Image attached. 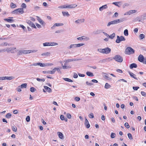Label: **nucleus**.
<instances>
[{
  "label": "nucleus",
  "mask_w": 146,
  "mask_h": 146,
  "mask_svg": "<svg viewBox=\"0 0 146 146\" xmlns=\"http://www.w3.org/2000/svg\"><path fill=\"white\" fill-rule=\"evenodd\" d=\"M18 11L17 10V9L13 11H12L11 13L13 14H15L16 15H17L18 14Z\"/></svg>",
  "instance_id": "obj_50"
},
{
  "label": "nucleus",
  "mask_w": 146,
  "mask_h": 146,
  "mask_svg": "<svg viewBox=\"0 0 146 146\" xmlns=\"http://www.w3.org/2000/svg\"><path fill=\"white\" fill-rule=\"evenodd\" d=\"M125 39L124 37L123 36H117V38L115 41L116 43H119L122 41H125Z\"/></svg>",
  "instance_id": "obj_5"
},
{
  "label": "nucleus",
  "mask_w": 146,
  "mask_h": 146,
  "mask_svg": "<svg viewBox=\"0 0 146 146\" xmlns=\"http://www.w3.org/2000/svg\"><path fill=\"white\" fill-rule=\"evenodd\" d=\"M15 78V77L13 76H6V80H11Z\"/></svg>",
  "instance_id": "obj_30"
},
{
  "label": "nucleus",
  "mask_w": 146,
  "mask_h": 146,
  "mask_svg": "<svg viewBox=\"0 0 146 146\" xmlns=\"http://www.w3.org/2000/svg\"><path fill=\"white\" fill-rule=\"evenodd\" d=\"M66 6L67 8L71 9L75 8L77 6V5L76 4H73L70 5L67 4Z\"/></svg>",
  "instance_id": "obj_10"
},
{
  "label": "nucleus",
  "mask_w": 146,
  "mask_h": 146,
  "mask_svg": "<svg viewBox=\"0 0 146 146\" xmlns=\"http://www.w3.org/2000/svg\"><path fill=\"white\" fill-rule=\"evenodd\" d=\"M60 119L62 120H64V115H60Z\"/></svg>",
  "instance_id": "obj_63"
},
{
  "label": "nucleus",
  "mask_w": 146,
  "mask_h": 146,
  "mask_svg": "<svg viewBox=\"0 0 146 146\" xmlns=\"http://www.w3.org/2000/svg\"><path fill=\"white\" fill-rule=\"evenodd\" d=\"M10 6H11V7L12 9L14 8H15L17 6L15 4L13 3L12 2L11 3Z\"/></svg>",
  "instance_id": "obj_28"
},
{
  "label": "nucleus",
  "mask_w": 146,
  "mask_h": 146,
  "mask_svg": "<svg viewBox=\"0 0 146 146\" xmlns=\"http://www.w3.org/2000/svg\"><path fill=\"white\" fill-rule=\"evenodd\" d=\"M62 13L63 15L64 16H66L67 17H68L70 16V15L68 13V12H65V11H62Z\"/></svg>",
  "instance_id": "obj_20"
},
{
  "label": "nucleus",
  "mask_w": 146,
  "mask_h": 146,
  "mask_svg": "<svg viewBox=\"0 0 146 146\" xmlns=\"http://www.w3.org/2000/svg\"><path fill=\"white\" fill-rule=\"evenodd\" d=\"M76 44H71L70 46L68 47V49H70L72 48H76Z\"/></svg>",
  "instance_id": "obj_34"
},
{
  "label": "nucleus",
  "mask_w": 146,
  "mask_h": 146,
  "mask_svg": "<svg viewBox=\"0 0 146 146\" xmlns=\"http://www.w3.org/2000/svg\"><path fill=\"white\" fill-rule=\"evenodd\" d=\"M30 91L32 92H35L36 89L35 88L33 87H31L30 88Z\"/></svg>",
  "instance_id": "obj_46"
},
{
  "label": "nucleus",
  "mask_w": 146,
  "mask_h": 146,
  "mask_svg": "<svg viewBox=\"0 0 146 146\" xmlns=\"http://www.w3.org/2000/svg\"><path fill=\"white\" fill-rule=\"evenodd\" d=\"M86 84L87 85L90 86H91L93 85V83H89L88 81L86 82Z\"/></svg>",
  "instance_id": "obj_59"
},
{
  "label": "nucleus",
  "mask_w": 146,
  "mask_h": 146,
  "mask_svg": "<svg viewBox=\"0 0 146 146\" xmlns=\"http://www.w3.org/2000/svg\"><path fill=\"white\" fill-rule=\"evenodd\" d=\"M65 63L64 64V66L62 64V66L63 68L64 69H67L68 68H71V67L70 66H66V65H67V64L68 63L66 62V60H65Z\"/></svg>",
  "instance_id": "obj_9"
},
{
  "label": "nucleus",
  "mask_w": 146,
  "mask_h": 146,
  "mask_svg": "<svg viewBox=\"0 0 146 146\" xmlns=\"http://www.w3.org/2000/svg\"><path fill=\"white\" fill-rule=\"evenodd\" d=\"M127 136L131 140L133 139V136L130 133H128L127 134Z\"/></svg>",
  "instance_id": "obj_40"
},
{
  "label": "nucleus",
  "mask_w": 146,
  "mask_h": 146,
  "mask_svg": "<svg viewBox=\"0 0 146 146\" xmlns=\"http://www.w3.org/2000/svg\"><path fill=\"white\" fill-rule=\"evenodd\" d=\"M124 34L125 36H128V30L127 29H126L124 31Z\"/></svg>",
  "instance_id": "obj_31"
},
{
  "label": "nucleus",
  "mask_w": 146,
  "mask_h": 146,
  "mask_svg": "<svg viewBox=\"0 0 146 146\" xmlns=\"http://www.w3.org/2000/svg\"><path fill=\"white\" fill-rule=\"evenodd\" d=\"M18 12L20 13L21 14H23L24 13L23 8H19L17 9Z\"/></svg>",
  "instance_id": "obj_24"
},
{
  "label": "nucleus",
  "mask_w": 146,
  "mask_h": 146,
  "mask_svg": "<svg viewBox=\"0 0 146 146\" xmlns=\"http://www.w3.org/2000/svg\"><path fill=\"white\" fill-rule=\"evenodd\" d=\"M30 51L29 50H20L18 53V55H21L22 54H27L30 53Z\"/></svg>",
  "instance_id": "obj_6"
},
{
  "label": "nucleus",
  "mask_w": 146,
  "mask_h": 146,
  "mask_svg": "<svg viewBox=\"0 0 146 146\" xmlns=\"http://www.w3.org/2000/svg\"><path fill=\"white\" fill-rule=\"evenodd\" d=\"M37 17L38 18L37 20L40 24H41L42 25H45V23H44L43 21L41 19V18L38 16H37Z\"/></svg>",
  "instance_id": "obj_11"
},
{
  "label": "nucleus",
  "mask_w": 146,
  "mask_h": 146,
  "mask_svg": "<svg viewBox=\"0 0 146 146\" xmlns=\"http://www.w3.org/2000/svg\"><path fill=\"white\" fill-rule=\"evenodd\" d=\"M128 72H129V74L130 75L131 77L133 78L136 80H137V78L136 77H135V76H136L135 75V74H133V73H132L130 71H129Z\"/></svg>",
  "instance_id": "obj_17"
},
{
  "label": "nucleus",
  "mask_w": 146,
  "mask_h": 146,
  "mask_svg": "<svg viewBox=\"0 0 146 146\" xmlns=\"http://www.w3.org/2000/svg\"><path fill=\"white\" fill-rule=\"evenodd\" d=\"M81 60V59H69L66 60L67 62L68 63L70 62L78 61L80 60Z\"/></svg>",
  "instance_id": "obj_12"
},
{
  "label": "nucleus",
  "mask_w": 146,
  "mask_h": 146,
  "mask_svg": "<svg viewBox=\"0 0 146 146\" xmlns=\"http://www.w3.org/2000/svg\"><path fill=\"white\" fill-rule=\"evenodd\" d=\"M125 20L124 18H121L120 19H117V20H114L113 21L109 22L107 25L108 27L110 25L112 24H115L117 23H121Z\"/></svg>",
  "instance_id": "obj_2"
},
{
  "label": "nucleus",
  "mask_w": 146,
  "mask_h": 146,
  "mask_svg": "<svg viewBox=\"0 0 146 146\" xmlns=\"http://www.w3.org/2000/svg\"><path fill=\"white\" fill-rule=\"evenodd\" d=\"M86 74L88 76L90 77H93L94 76L93 73L90 72H86Z\"/></svg>",
  "instance_id": "obj_22"
},
{
  "label": "nucleus",
  "mask_w": 146,
  "mask_h": 146,
  "mask_svg": "<svg viewBox=\"0 0 146 146\" xmlns=\"http://www.w3.org/2000/svg\"><path fill=\"white\" fill-rule=\"evenodd\" d=\"M145 59V58L142 55L140 54L139 56L138 60L140 62L143 63Z\"/></svg>",
  "instance_id": "obj_8"
},
{
  "label": "nucleus",
  "mask_w": 146,
  "mask_h": 146,
  "mask_svg": "<svg viewBox=\"0 0 146 146\" xmlns=\"http://www.w3.org/2000/svg\"><path fill=\"white\" fill-rule=\"evenodd\" d=\"M44 88L48 92H52V90L51 88H49L47 86H44Z\"/></svg>",
  "instance_id": "obj_18"
},
{
  "label": "nucleus",
  "mask_w": 146,
  "mask_h": 146,
  "mask_svg": "<svg viewBox=\"0 0 146 146\" xmlns=\"http://www.w3.org/2000/svg\"><path fill=\"white\" fill-rule=\"evenodd\" d=\"M63 79L65 81L68 82H72L73 81L71 79L68 78H63Z\"/></svg>",
  "instance_id": "obj_27"
},
{
  "label": "nucleus",
  "mask_w": 146,
  "mask_h": 146,
  "mask_svg": "<svg viewBox=\"0 0 146 146\" xmlns=\"http://www.w3.org/2000/svg\"><path fill=\"white\" fill-rule=\"evenodd\" d=\"M115 134L114 133H112L111 135V138H113L115 137Z\"/></svg>",
  "instance_id": "obj_53"
},
{
  "label": "nucleus",
  "mask_w": 146,
  "mask_h": 146,
  "mask_svg": "<svg viewBox=\"0 0 146 146\" xmlns=\"http://www.w3.org/2000/svg\"><path fill=\"white\" fill-rule=\"evenodd\" d=\"M11 114L10 113H8L6 114L5 117L9 119L11 118Z\"/></svg>",
  "instance_id": "obj_37"
},
{
  "label": "nucleus",
  "mask_w": 146,
  "mask_h": 146,
  "mask_svg": "<svg viewBox=\"0 0 146 146\" xmlns=\"http://www.w3.org/2000/svg\"><path fill=\"white\" fill-rule=\"evenodd\" d=\"M26 120L27 122H29L30 121V118L29 116H27L26 118Z\"/></svg>",
  "instance_id": "obj_55"
},
{
  "label": "nucleus",
  "mask_w": 146,
  "mask_h": 146,
  "mask_svg": "<svg viewBox=\"0 0 146 146\" xmlns=\"http://www.w3.org/2000/svg\"><path fill=\"white\" fill-rule=\"evenodd\" d=\"M42 72L44 74H52L51 70L43 71Z\"/></svg>",
  "instance_id": "obj_36"
},
{
  "label": "nucleus",
  "mask_w": 146,
  "mask_h": 146,
  "mask_svg": "<svg viewBox=\"0 0 146 146\" xmlns=\"http://www.w3.org/2000/svg\"><path fill=\"white\" fill-rule=\"evenodd\" d=\"M30 26H31V27H33V28H35V29H36V27L35 25L32 22V23H31V25H30Z\"/></svg>",
  "instance_id": "obj_56"
},
{
  "label": "nucleus",
  "mask_w": 146,
  "mask_h": 146,
  "mask_svg": "<svg viewBox=\"0 0 146 146\" xmlns=\"http://www.w3.org/2000/svg\"><path fill=\"white\" fill-rule=\"evenodd\" d=\"M103 77L105 79L108 80H110L111 79V78L108 76L106 75H104Z\"/></svg>",
  "instance_id": "obj_47"
},
{
  "label": "nucleus",
  "mask_w": 146,
  "mask_h": 146,
  "mask_svg": "<svg viewBox=\"0 0 146 146\" xmlns=\"http://www.w3.org/2000/svg\"><path fill=\"white\" fill-rule=\"evenodd\" d=\"M84 19H78L75 21V23L78 24H79L81 23L84 22Z\"/></svg>",
  "instance_id": "obj_16"
},
{
  "label": "nucleus",
  "mask_w": 146,
  "mask_h": 146,
  "mask_svg": "<svg viewBox=\"0 0 146 146\" xmlns=\"http://www.w3.org/2000/svg\"><path fill=\"white\" fill-rule=\"evenodd\" d=\"M98 51L101 53L108 54L110 52L111 49L109 47H107L103 49H98Z\"/></svg>",
  "instance_id": "obj_1"
},
{
  "label": "nucleus",
  "mask_w": 146,
  "mask_h": 146,
  "mask_svg": "<svg viewBox=\"0 0 146 146\" xmlns=\"http://www.w3.org/2000/svg\"><path fill=\"white\" fill-rule=\"evenodd\" d=\"M21 7L23 8H25L26 7V5L25 3H23L22 4Z\"/></svg>",
  "instance_id": "obj_62"
},
{
  "label": "nucleus",
  "mask_w": 146,
  "mask_h": 146,
  "mask_svg": "<svg viewBox=\"0 0 146 146\" xmlns=\"http://www.w3.org/2000/svg\"><path fill=\"white\" fill-rule=\"evenodd\" d=\"M141 94L144 97H146V93L145 92L143 91H141Z\"/></svg>",
  "instance_id": "obj_61"
},
{
  "label": "nucleus",
  "mask_w": 146,
  "mask_h": 146,
  "mask_svg": "<svg viewBox=\"0 0 146 146\" xmlns=\"http://www.w3.org/2000/svg\"><path fill=\"white\" fill-rule=\"evenodd\" d=\"M139 87L138 86H133V89L135 90H137Z\"/></svg>",
  "instance_id": "obj_57"
},
{
  "label": "nucleus",
  "mask_w": 146,
  "mask_h": 146,
  "mask_svg": "<svg viewBox=\"0 0 146 146\" xmlns=\"http://www.w3.org/2000/svg\"><path fill=\"white\" fill-rule=\"evenodd\" d=\"M38 65H39L40 67H42L47 66V65L46 64L42 63L40 62H38Z\"/></svg>",
  "instance_id": "obj_23"
},
{
  "label": "nucleus",
  "mask_w": 146,
  "mask_h": 146,
  "mask_svg": "<svg viewBox=\"0 0 146 146\" xmlns=\"http://www.w3.org/2000/svg\"><path fill=\"white\" fill-rule=\"evenodd\" d=\"M27 84L26 83H24L22 84L21 86V88H26L27 87Z\"/></svg>",
  "instance_id": "obj_43"
},
{
  "label": "nucleus",
  "mask_w": 146,
  "mask_h": 146,
  "mask_svg": "<svg viewBox=\"0 0 146 146\" xmlns=\"http://www.w3.org/2000/svg\"><path fill=\"white\" fill-rule=\"evenodd\" d=\"M4 20L9 23H13L14 21L13 19H4Z\"/></svg>",
  "instance_id": "obj_21"
},
{
  "label": "nucleus",
  "mask_w": 146,
  "mask_h": 146,
  "mask_svg": "<svg viewBox=\"0 0 146 146\" xmlns=\"http://www.w3.org/2000/svg\"><path fill=\"white\" fill-rule=\"evenodd\" d=\"M36 79L37 81H39V82L40 81H42V82H44L45 81V79L44 78L40 79V78H36Z\"/></svg>",
  "instance_id": "obj_52"
},
{
  "label": "nucleus",
  "mask_w": 146,
  "mask_h": 146,
  "mask_svg": "<svg viewBox=\"0 0 146 146\" xmlns=\"http://www.w3.org/2000/svg\"><path fill=\"white\" fill-rule=\"evenodd\" d=\"M102 32V30H98L96 31H94L93 32V33L94 34H97Z\"/></svg>",
  "instance_id": "obj_25"
},
{
  "label": "nucleus",
  "mask_w": 146,
  "mask_h": 146,
  "mask_svg": "<svg viewBox=\"0 0 146 146\" xmlns=\"http://www.w3.org/2000/svg\"><path fill=\"white\" fill-rule=\"evenodd\" d=\"M84 36H81L78 37L77 39L79 40H82L83 39H84L85 38H83Z\"/></svg>",
  "instance_id": "obj_58"
},
{
  "label": "nucleus",
  "mask_w": 146,
  "mask_h": 146,
  "mask_svg": "<svg viewBox=\"0 0 146 146\" xmlns=\"http://www.w3.org/2000/svg\"><path fill=\"white\" fill-rule=\"evenodd\" d=\"M132 13H133V12H131V11H130L128 12H126L124 14V15H130Z\"/></svg>",
  "instance_id": "obj_45"
},
{
  "label": "nucleus",
  "mask_w": 146,
  "mask_h": 146,
  "mask_svg": "<svg viewBox=\"0 0 146 146\" xmlns=\"http://www.w3.org/2000/svg\"><path fill=\"white\" fill-rule=\"evenodd\" d=\"M89 117L91 118H93L94 117L93 113H91L89 115Z\"/></svg>",
  "instance_id": "obj_51"
},
{
  "label": "nucleus",
  "mask_w": 146,
  "mask_h": 146,
  "mask_svg": "<svg viewBox=\"0 0 146 146\" xmlns=\"http://www.w3.org/2000/svg\"><path fill=\"white\" fill-rule=\"evenodd\" d=\"M137 67V64H136L134 63L131 64L129 66V68L131 69H132L133 68H136Z\"/></svg>",
  "instance_id": "obj_14"
},
{
  "label": "nucleus",
  "mask_w": 146,
  "mask_h": 146,
  "mask_svg": "<svg viewBox=\"0 0 146 146\" xmlns=\"http://www.w3.org/2000/svg\"><path fill=\"white\" fill-rule=\"evenodd\" d=\"M50 52H47L45 53H44L41 54V55L42 56H44L45 57H47L49 56L50 55Z\"/></svg>",
  "instance_id": "obj_15"
},
{
  "label": "nucleus",
  "mask_w": 146,
  "mask_h": 146,
  "mask_svg": "<svg viewBox=\"0 0 146 146\" xmlns=\"http://www.w3.org/2000/svg\"><path fill=\"white\" fill-rule=\"evenodd\" d=\"M76 44V47H78L84 45L85 44L84 43H79L78 44Z\"/></svg>",
  "instance_id": "obj_38"
},
{
  "label": "nucleus",
  "mask_w": 146,
  "mask_h": 146,
  "mask_svg": "<svg viewBox=\"0 0 146 146\" xmlns=\"http://www.w3.org/2000/svg\"><path fill=\"white\" fill-rule=\"evenodd\" d=\"M66 116L69 119H70L71 117V116L70 114L69 113H68L67 114Z\"/></svg>",
  "instance_id": "obj_64"
},
{
  "label": "nucleus",
  "mask_w": 146,
  "mask_h": 146,
  "mask_svg": "<svg viewBox=\"0 0 146 146\" xmlns=\"http://www.w3.org/2000/svg\"><path fill=\"white\" fill-rule=\"evenodd\" d=\"M55 26L56 27H59L60 26H63V24L62 23H55Z\"/></svg>",
  "instance_id": "obj_48"
},
{
  "label": "nucleus",
  "mask_w": 146,
  "mask_h": 146,
  "mask_svg": "<svg viewBox=\"0 0 146 146\" xmlns=\"http://www.w3.org/2000/svg\"><path fill=\"white\" fill-rule=\"evenodd\" d=\"M116 61L119 62H121L123 61V57L119 55L115 56L112 59Z\"/></svg>",
  "instance_id": "obj_4"
},
{
  "label": "nucleus",
  "mask_w": 146,
  "mask_h": 146,
  "mask_svg": "<svg viewBox=\"0 0 146 146\" xmlns=\"http://www.w3.org/2000/svg\"><path fill=\"white\" fill-rule=\"evenodd\" d=\"M67 7L66 5H65L59 6L58 7V8H60V9L67 8V7Z\"/></svg>",
  "instance_id": "obj_39"
},
{
  "label": "nucleus",
  "mask_w": 146,
  "mask_h": 146,
  "mask_svg": "<svg viewBox=\"0 0 146 146\" xmlns=\"http://www.w3.org/2000/svg\"><path fill=\"white\" fill-rule=\"evenodd\" d=\"M145 36L143 34H142L139 35V37L140 39H142L145 38Z\"/></svg>",
  "instance_id": "obj_44"
},
{
  "label": "nucleus",
  "mask_w": 146,
  "mask_h": 146,
  "mask_svg": "<svg viewBox=\"0 0 146 146\" xmlns=\"http://www.w3.org/2000/svg\"><path fill=\"white\" fill-rule=\"evenodd\" d=\"M135 52V50L130 47H127L125 51V53L126 54H133Z\"/></svg>",
  "instance_id": "obj_3"
},
{
  "label": "nucleus",
  "mask_w": 146,
  "mask_h": 146,
  "mask_svg": "<svg viewBox=\"0 0 146 146\" xmlns=\"http://www.w3.org/2000/svg\"><path fill=\"white\" fill-rule=\"evenodd\" d=\"M120 2H113L112 4L115 5V6L119 7V5H120Z\"/></svg>",
  "instance_id": "obj_33"
},
{
  "label": "nucleus",
  "mask_w": 146,
  "mask_h": 146,
  "mask_svg": "<svg viewBox=\"0 0 146 146\" xmlns=\"http://www.w3.org/2000/svg\"><path fill=\"white\" fill-rule=\"evenodd\" d=\"M43 46H50V42H46L43 44Z\"/></svg>",
  "instance_id": "obj_35"
},
{
  "label": "nucleus",
  "mask_w": 146,
  "mask_h": 146,
  "mask_svg": "<svg viewBox=\"0 0 146 146\" xmlns=\"http://www.w3.org/2000/svg\"><path fill=\"white\" fill-rule=\"evenodd\" d=\"M112 58H111L109 57L105 59H104L103 60H100L99 61V63H105L106 62H110L111 60H112Z\"/></svg>",
  "instance_id": "obj_7"
},
{
  "label": "nucleus",
  "mask_w": 146,
  "mask_h": 146,
  "mask_svg": "<svg viewBox=\"0 0 146 146\" xmlns=\"http://www.w3.org/2000/svg\"><path fill=\"white\" fill-rule=\"evenodd\" d=\"M58 134L59 137L61 139H64V136L63 134L60 132H58Z\"/></svg>",
  "instance_id": "obj_19"
},
{
  "label": "nucleus",
  "mask_w": 146,
  "mask_h": 146,
  "mask_svg": "<svg viewBox=\"0 0 146 146\" xmlns=\"http://www.w3.org/2000/svg\"><path fill=\"white\" fill-rule=\"evenodd\" d=\"M12 130L13 131H14L15 132L17 131V128L15 125H13V126H12Z\"/></svg>",
  "instance_id": "obj_32"
},
{
  "label": "nucleus",
  "mask_w": 146,
  "mask_h": 146,
  "mask_svg": "<svg viewBox=\"0 0 146 146\" xmlns=\"http://www.w3.org/2000/svg\"><path fill=\"white\" fill-rule=\"evenodd\" d=\"M115 33H113L112 34L110 35H109V37L111 39H112L113 38L115 37Z\"/></svg>",
  "instance_id": "obj_26"
},
{
  "label": "nucleus",
  "mask_w": 146,
  "mask_h": 146,
  "mask_svg": "<svg viewBox=\"0 0 146 146\" xmlns=\"http://www.w3.org/2000/svg\"><path fill=\"white\" fill-rule=\"evenodd\" d=\"M125 126L127 129H128L130 127V126L127 123H125L124 125Z\"/></svg>",
  "instance_id": "obj_49"
},
{
  "label": "nucleus",
  "mask_w": 146,
  "mask_h": 146,
  "mask_svg": "<svg viewBox=\"0 0 146 146\" xmlns=\"http://www.w3.org/2000/svg\"><path fill=\"white\" fill-rule=\"evenodd\" d=\"M111 87V86L108 83H106L105 86V88L106 89H108Z\"/></svg>",
  "instance_id": "obj_29"
},
{
  "label": "nucleus",
  "mask_w": 146,
  "mask_h": 146,
  "mask_svg": "<svg viewBox=\"0 0 146 146\" xmlns=\"http://www.w3.org/2000/svg\"><path fill=\"white\" fill-rule=\"evenodd\" d=\"M56 70V68H54L51 71L52 74H54Z\"/></svg>",
  "instance_id": "obj_60"
},
{
  "label": "nucleus",
  "mask_w": 146,
  "mask_h": 146,
  "mask_svg": "<svg viewBox=\"0 0 146 146\" xmlns=\"http://www.w3.org/2000/svg\"><path fill=\"white\" fill-rule=\"evenodd\" d=\"M26 23L28 24L30 26L31 25V23H32L31 21L29 20H27L26 21Z\"/></svg>",
  "instance_id": "obj_54"
},
{
  "label": "nucleus",
  "mask_w": 146,
  "mask_h": 146,
  "mask_svg": "<svg viewBox=\"0 0 146 146\" xmlns=\"http://www.w3.org/2000/svg\"><path fill=\"white\" fill-rule=\"evenodd\" d=\"M58 44L56 42H50V46H54L55 45H57Z\"/></svg>",
  "instance_id": "obj_41"
},
{
  "label": "nucleus",
  "mask_w": 146,
  "mask_h": 146,
  "mask_svg": "<svg viewBox=\"0 0 146 146\" xmlns=\"http://www.w3.org/2000/svg\"><path fill=\"white\" fill-rule=\"evenodd\" d=\"M84 124H85V126L86 128H89L90 127V124H89V122L85 123Z\"/></svg>",
  "instance_id": "obj_42"
},
{
  "label": "nucleus",
  "mask_w": 146,
  "mask_h": 146,
  "mask_svg": "<svg viewBox=\"0 0 146 146\" xmlns=\"http://www.w3.org/2000/svg\"><path fill=\"white\" fill-rule=\"evenodd\" d=\"M107 8V5H105L100 7L99 10L100 11H102L104 9H106Z\"/></svg>",
  "instance_id": "obj_13"
}]
</instances>
